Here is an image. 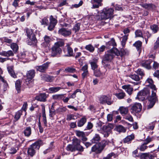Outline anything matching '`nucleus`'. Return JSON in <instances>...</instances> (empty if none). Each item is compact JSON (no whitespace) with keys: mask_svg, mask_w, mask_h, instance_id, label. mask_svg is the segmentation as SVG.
<instances>
[{"mask_svg":"<svg viewBox=\"0 0 159 159\" xmlns=\"http://www.w3.org/2000/svg\"><path fill=\"white\" fill-rule=\"evenodd\" d=\"M116 130L119 132L125 133V132L126 129L123 126L121 125H118L116 127Z\"/></svg>","mask_w":159,"mask_h":159,"instance_id":"c9c22d12","label":"nucleus"},{"mask_svg":"<svg viewBox=\"0 0 159 159\" xmlns=\"http://www.w3.org/2000/svg\"><path fill=\"white\" fill-rule=\"evenodd\" d=\"M35 72L34 70H31L28 71L26 74L27 78L25 79L26 82L29 83L30 81L34 76Z\"/></svg>","mask_w":159,"mask_h":159,"instance_id":"a211bd4d","label":"nucleus"},{"mask_svg":"<svg viewBox=\"0 0 159 159\" xmlns=\"http://www.w3.org/2000/svg\"><path fill=\"white\" fill-rule=\"evenodd\" d=\"M81 142V140L76 138L72 140V144L76 151L82 152L84 151V148L80 145Z\"/></svg>","mask_w":159,"mask_h":159,"instance_id":"6e6552de","label":"nucleus"},{"mask_svg":"<svg viewBox=\"0 0 159 159\" xmlns=\"http://www.w3.org/2000/svg\"><path fill=\"white\" fill-rule=\"evenodd\" d=\"M51 41V38L47 35H45L44 37L43 42L41 43V46L44 48L48 47L49 45V43Z\"/></svg>","mask_w":159,"mask_h":159,"instance_id":"f3484780","label":"nucleus"},{"mask_svg":"<svg viewBox=\"0 0 159 159\" xmlns=\"http://www.w3.org/2000/svg\"><path fill=\"white\" fill-rule=\"evenodd\" d=\"M58 34L64 37H66L71 35V30L68 28L62 27L58 30Z\"/></svg>","mask_w":159,"mask_h":159,"instance_id":"1a4fd4ad","label":"nucleus"},{"mask_svg":"<svg viewBox=\"0 0 159 159\" xmlns=\"http://www.w3.org/2000/svg\"><path fill=\"white\" fill-rule=\"evenodd\" d=\"M111 130L110 129L108 128L107 126H104L102 127V133L104 135L105 137H107L111 133Z\"/></svg>","mask_w":159,"mask_h":159,"instance_id":"5701e85b","label":"nucleus"},{"mask_svg":"<svg viewBox=\"0 0 159 159\" xmlns=\"http://www.w3.org/2000/svg\"><path fill=\"white\" fill-rule=\"evenodd\" d=\"M86 122V119L85 117H82L79 120L77 123V126L81 127L84 125Z\"/></svg>","mask_w":159,"mask_h":159,"instance_id":"c85d7f7f","label":"nucleus"},{"mask_svg":"<svg viewBox=\"0 0 159 159\" xmlns=\"http://www.w3.org/2000/svg\"><path fill=\"white\" fill-rule=\"evenodd\" d=\"M152 140V138L148 137L145 140V143L146 144H147L149 143Z\"/></svg>","mask_w":159,"mask_h":159,"instance_id":"774afa93","label":"nucleus"},{"mask_svg":"<svg viewBox=\"0 0 159 159\" xmlns=\"http://www.w3.org/2000/svg\"><path fill=\"white\" fill-rule=\"evenodd\" d=\"M65 71L69 73H74L76 72V70L71 67H68L65 69Z\"/></svg>","mask_w":159,"mask_h":159,"instance_id":"a19ab883","label":"nucleus"},{"mask_svg":"<svg viewBox=\"0 0 159 159\" xmlns=\"http://www.w3.org/2000/svg\"><path fill=\"white\" fill-rule=\"evenodd\" d=\"M152 62V61L151 59L142 61L140 62V65L147 69H150L152 67L151 64Z\"/></svg>","mask_w":159,"mask_h":159,"instance_id":"2eb2a0df","label":"nucleus"},{"mask_svg":"<svg viewBox=\"0 0 159 159\" xmlns=\"http://www.w3.org/2000/svg\"><path fill=\"white\" fill-rule=\"evenodd\" d=\"M75 133L76 135L79 138H81L83 141H85L87 140V138L85 137V134L84 132L76 130L75 131Z\"/></svg>","mask_w":159,"mask_h":159,"instance_id":"aec40b11","label":"nucleus"},{"mask_svg":"<svg viewBox=\"0 0 159 159\" xmlns=\"http://www.w3.org/2000/svg\"><path fill=\"white\" fill-rule=\"evenodd\" d=\"M141 159H153L154 158V156L149 153H142L140 156Z\"/></svg>","mask_w":159,"mask_h":159,"instance_id":"393cba45","label":"nucleus"},{"mask_svg":"<svg viewBox=\"0 0 159 159\" xmlns=\"http://www.w3.org/2000/svg\"><path fill=\"white\" fill-rule=\"evenodd\" d=\"M142 107L140 103H136L133 105L131 108V112L132 113L140 112L142 109Z\"/></svg>","mask_w":159,"mask_h":159,"instance_id":"9d476101","label":"nucleus"},{"mask_svg":"<svg viewBox=\"0 0 159 159\" xmlns=\"http://www.w3.org/2000/svg\"><path fill=\"white\" fill-rule=\"evenodd\" d=\"M118 52L120 54L119 56H120L121 57L125 55L126 54V52L124 49H121L120 52L118 50Z\"/></svg>","mask_w":159,"mask_h":159,"instance_id":"0e129e2a","label":"nucleus"},{"mask_svg":"<svg viewBox=\"0 0 159 159\" xmlns=\"http://www.w3.org/2000/svg\"><path fill=\"white\" fill-rule=\"evenodd\" d=\"M50 62H47L44 63L42 65L37 66L36 67V69L37 70L40 72H44L47 69Z\"/></svg>","mask_w":159,"mask_h":159,"instance_id":"4468645a","label":"nucleus"},{"mask_svg":"<svg viewBox=\"0 0 159 159\" xmlns=\"http://www.w3.org/2000/svg\"><path fill=\"white\" fill-rule=\"evenodd\" d=\"M135 34L136 37H142V33L140 30H137L135 32Z\"/></svg>","mask_w":159,"mask_h":159,"instance_id":"bf43d9fd","label":"nucleus"},{"mask_svg":"<svg viewBox=\"0 0 159 159\" xmlns=\"http://www.w3.org/2000/svg\"><path fill=\"white\" fill-rule=\"evenodd\" d=\"M81 70L83 71V72H89L88 70V66L87 64L83 66Z\"/></svg>","mask_w":159,"mask_h":159,"instance_id":"e2e57ef3","label":"nucleus"},{"mask_svg":"<svg viewBox=\"0 0 159 159\" xmlns=\"http://www.w3.org/2000/svg\"><path fill=\"white\" fill-rule=\"evenodd\" d=\"M7 69L9 73L12 77L14 78H16V75L13 70L12 67L11 66L7 67Z\"/></svg>","mask_w":159,"mask_h":159,"instance_id":"c756f323","label":"nucleus"},{"mask_svg":"<svg viewBox=\"0 0 159 159\" xmlns=\"http://www.w3.org/2000/svg\"><path fill=\"white\" fill-rule=\"evenodd\" d=\"M117 156L118 155L117 154L112 152L108 154L106 157H104L102 159H112V157H113L114 158H116Z\"/></svg>","mask_w":159,"mask_h":159,"instance_id":"473e14b6","label":"nucleus"},{"mask_svg":"<svg viewBox=\"0 0 159 159\" xmlns=\"http://www.w3.org/2000/svg\"><path fill=\"white\" fill-rule=\"evenodd\" d=\"M64 97L63 94H56L52 96V98L55 100H60Z\"/></svg>","mask_w":159,"mask_h":159,"instance_id":"49530a36","label":"nucleus"},{"mask_svg":"<svg viewBox=\"0 0 159 159\" xmlns=\"http://www.w3.org/2000/svg\"><path fill=\"white\" fill-rule=\"evenodd\" d=\"M119 54L118 49L116 48H113L105 52L103 60L110 61L115 56H119Z\"/></svg>","mask_w":159,"mask_h":159,"instance_id":"7ed1b4c3","label":"nucleus"},{"mask_svg":"<svg viewBox=\"0 0 159 159\" xmlns=\"http://www.w3.org/2000/svg\"><path fill=\"white\" fill-rule=\"evenodd\" d=\"M64 40L60 39L55 43L51 49V56L52 57H59L62 53V50L60 48L64 45Z\"/></svg>","mask_w":159,"mask_h":159,"instance_id":"f257e3e1","label":"nucleus"},{"mask_svg":"<svg viewBox=\"0 0 159 159\" xmlns=\"http://www.w3.org/2000/svg\"><path fill=\"white\" fill-rule=\"evenodd\" d=\"M146 145L147 144L144 143L140 147L139 150L141 151H144L148 148V147L146 146Z\"/></svg>","mask_w":159,"mask_h":159,"instance_id":"13d9d810","label":"nucleus"},{"mask_svg":"<svg viewBox=\"0 0 159 159\" xmlns=\"http://www.w3.org/2000/svg\"><path fill=\"white\" fill-rule=\"evenodd\" d=\"M99 102L101 104L106 103L108 105H111L112 103L110 98L106 96L102 95L99 98Z\"/></svg>","mask_w":159,"mask_h":159,"instance_id":"9b49d317","label":"nucleus"},{"mask_svg":"<svg viewBox=\"0 0 159 159\" xmlns=\"http://www.w3.org/2000/svg\"><path fill=\"white\" fill-rule=\"evenodd\" d=\"M101 140V137L97 133L93 134L92 138L91 140L92 143H98Z\"/></svg>","mask_w":159,"mask_h":159,"instance_id":"412c9836","label":"nucleus"},{"mask_svg":"<svg viewBox=\"0 0 159 159\" xmlns=\"http://www.w3.org/2000/svg\"><path fill=\"white\" fill-rule=\"evenodd\" d=\"M92 69L93 70L97 69L98 65L97 64L96 62L94 61H92L90 62Z\"/></svg>","mask_w":159,"mask_h":159,"instance_id":"864d4df0","label":"nucleus"},{"mask_svg":"<svg viewBox=\"0 0 159 159\" xmlns=\"http://www.w3.org/2000/svg\"><path fill=\"white\" fill-rule=\"evenodd\" d=\"M98 143L100 147L102 148V149L103 150L106 145L108 144V142L106 141L102 140L99 143Z\"/></svg>","mask_w":159,"mask_h":159,"instance_id":"3c124183","label":"nucleus"},{"mask_svg":"<svg viewBox=\"0 0 159 159\" xmlns=\"http://www.w3.org/2000/svg\"><path fill=\"white\" fill-rule=\"evenodd\" d=\"M94 74L95 76L98 77H100L102 75L100 70L97 69L94 70Z\"/></svg>","mask_w":159,"mask_h":159,"instance_id":"6e6d98bb","label":"nucleus"},{"mask_svg":"<svg viewBox=\"0 0 159 159\" xmlns=\"http://www.w3.org/2000/svg\"><path fill=\"white\" fill-rule=\"evenodd\" d=\"M42 141L39 140L31 145L28 150V155L33 157L35 154L36 150L39 149L40 146L42 145Z\"/></svg>","mask_w":159,"mask_h":159,"instance_id":"39448f33","label":"nucleus"},{"mask_svg":"<svg viewBox=\"0 0 159 159\" xmlns=\"http://www.w3.org/2000/svg\"><path fill=\"white\" fill-rule=\"evenodd\" d=\"M122 88L125 89L129 95L132 94L133 89L129 84L125 85L122 86Z\"/></svg>","mask_w":159,"mask_h":159,"instance_id":"b1692460","label":"nucleus"},{"mask_svg":"<svg viewBox=\"0 0 159 159\" xmlns=\"http://www.w3.org/2000/svg\"><path fill=\"white\" fill-rule=\"evenodd\" d=\"M128 111V109L127 107H121L120 108V112L122 115H125L127 114Z\"/></svg>","mask_w":159,"mask_h":159,"instance_id":"72a5a7b5","label":"nucleus"},{"mask_svg":"<svg viewBox=\"0 0 159 159\" xmlns=\"http://www.w3.org/2000/svg\"><path fill=\"white\" fill-rule=\"evenodd\" d=\"M115 95L119 99L123 98L125 95V93L123 92L116 93Z\"/></svg>","mask_w":159,"mask_h":159,"instance_id":"37998d69","label":"nucleus"},{"mask_svg":"<svg viewBox=\"0 0 159 159\" xmlns=\"http://www.w3.org/2000/svg\"><path fill=\"white\" fill-rule=\"evenodd\" d=\"M48 21L47 18L46 17L44 18L41 21V23L42 25H47L48 23Z\"/></svg>","mask_w":159,"mask_h":159,"instance_id":"052dcab7","label":"nucleus"},{"mask_svg":"<svg viewBox=\"0 0 159 159\" xmlns=\"http://www.w3.org/2000/svg\"><path fill=\"white\" fill-rule=\"evenodd\" d=\"M80 23H76L72 28V30L76 33L79 31L80 29Z\"/></svg>","mask_w":159,"mask_h":159,"instance_id":"4c0bfd02","label":"nucleus"},{"mask_svg":"<svg viewBox=\"0 0 159 159\" xmlns=\"http://www.w3.org/2000/svg\"><path fill=\"white\" fill-rule=\"evenodd\" d=\"M156 91L152 92V94L148 98V108H152L156 102L158 101V98L156 95Z\"/></svg>","mask_w":159,"mask_h":159,"instance_id":"0eeeda50","label":"nucleus"},{"mask_svg":"<svg viewBox=\"0 0 159 159\" xmlns=\"http://www.w3.org/2000/svg\"><path fill=\"white\" fill-rule=\"evenodd\" d=\"M31 133V128L30 127H26L24 130V134L25 136L29 137Z\"/></svg>","mask_w":159,"mask_h":159,"instance_id":"7c9ffc66","label":"nucleus"},{"mask_svg":"<svg viewBox=\"0 0 159 159\" xmlns=\"http://www.w3.org/2000/svg\"><path fill=\"white\" fill-rule=\"evenodd\" d=\"M25 30L26 36L29 39L27 42L28 44L31 46H36L38 43V40L34 32V30L28 28H26Z\"/></svg>","mask_w":159,"mask_h":159,"instance_id":"f03ea898","label":"nucleus"},{"mask_svg":"<svg viewBox=\"0 0 159 159\" xmlns=\"http://www.w3.org/2000/svg\"><path fill=\"white\" fill-rule=\"evenodd\" d=\"M81 93V90L79 89H77L74 93L69 97L70 98H74L76 97V95L77 93Z\"/></svg>","mask_w":159,"mask_h":159,"instance_id":"603ef678","label":"nucleus"},{"mask_svg":"<svg viewBox=\"0 0 159 159\" xmlns=\"http://www.w3.org/2000/svg\"><path fill=\"white\" fill-rule=\"evenodd\" d=\"M22 110H19L16 113L14 118L16 120H17L20 119L22 114Z\"/></svg>","mask_w":159,"mask_h":159,"instance_id":"c03bdc74","label":"nucleus"},{"mask_svg":"<svg viewBox=\"0 0 159 159\" xmlns=\"http://www.w3.org/2000/svg\"><path fill=\"white\" fill-rule=\"evenodd\" d=\"M66 47L67 48L66 49L63 50V52L65 53V56L71 57L73 56L74 53L72 48L70 47L68 44H67Z\"/></svg>","mask_w":159,"mask_h":159,"instance_id":"ddd939ff","label":"nucleus"},{"mask_svg":"<svg viewBox=\"0 0 159 159\" xmlns=\"http://www.w3.org/2000/svg\"><path fill=\"white\" fill-rule=\"evenodd\" d=\"M129 77L132 79L136 81H139L140 78L138 75L136 74L130 75Z\"/></svg>","mask_w":159,"mask_h":159,"instance_id":"09e8293b","label":"nucleus"},{"mask_svg":"<svg viewBox=\"0 0 159 159\" xmlns=\"http://www.w3.org/2000/svg\"><path fill=\"white\" fill-rule=\"evenodd\" d=\"M153 48L154 50L159 48V37H158L154 43Z\"/></svg>","mask_w":159,"mask_h":159,"instance_id":"5fc2aeb1","label":"nucleus"},{"mask_svg":"<svg viewBox=\"0 0 159 159\" xmlns=\"http://www.w3.org/2000/svg\"><path fill=\"white\" fill-rule=\"evenodd\" d=\"M125 119L130 121L133 122V118L130 115H127L125 117Z\"/></svg>","mask_w":159,"mask_h":159,"instance_id":"338daca9","label":"nucleus"},{"mask_svg":"<svg viewBox=\"0 0 159 159\" xmlns=\"http://www.w3.org/2000/svg\"><path fill=\"white\" fill-rule=\"evenodd\" d=\"M85 48L90 52H94L95 48L91 44H89L86 46Z\"/></svg>","mask_w":159,"mask_h":159,"instance_id":"58836bf2","label":"nucleus"},{"mask_svg":"<svg viewBox=\"0 0 159 159\" xmlns=\"http://www.w3.org/2000/svg\"><path fill=\"white\" fill-rule=\"evenodd\" d=\"M0 55L2 56L9 57L13 56L14 54L12 51L10 50L7 51H2L0 52Z\"/></svg>","mask_w":159,"mask_h":159,"instance_id":"a878e982","label":"nucleus"},{"mask_svg":"<svg viewBox=\"0 0 159 159\" xmlns=\"http://www.w3.org/2000/svg\"><path fill=\"white\" fill-rule=\"evenodd\" d=\"M42 79L47 82H52L54 80L53 76H50L47 74H43L41 75Z\"/></svg>","mask_w":159,"mask_h":159,"instance_id":"4be33fe9","label":"nucleus"},{"mask_svg":"<svg viewBox=\"0 0 159 159\" xmlns=\"http://www.w3.org/2000/svg\"><path fill=\"white\" fill-rule=\"evenodd\" d=\"M61 89L60 87H51L49 89V90L51 93H54L58 91Z\"/></svg>","mask_w":159,"mask_h":159,"instance_id":"a18cd8bd","label":"nucleus"},{"mask_svg":"<svg viewBox=\"0 0 159 159\" xmlns=\"http://www.w3.org/2000/svg\"><path fill=\"white\" fill-rule=\"evenodd\" d=\"M21 84V83L20 80H17L15 83L16 88L18 93L20 92Z\"/></svg>","mask_w":159,"mask_h":159,"instance_id":"2f4dec72","label":"nucleus"},{"mask_svg":"<svg viewBox=\"0 0 159 159\" xmlns=\"http://www.w3.org/2000/svg\"><path fill=\"white\" fill-rule=\"evenodd\" d=\"M142 7L147 9L153 8L154 7L153 4L151 3H145L141 5Z\"/></svg>","mask_w":159,"mask_h":159,"instance_id":"f704fd0d","label":"nucleus"},{"mask_svg":"<svg viewBox=\"0 0 159 159\" xmlns=\"http://www.w3.org/2000/svg\"><path fill=\"white\" fill-rule=\"evenodd\" d=\"M146 86L149 87L152 89V92L156 91L157 92V89L155 85L153 84V81L151 78L148 79L145 82Z\"/></svg>","mask_w":159,"mask_h":159,"instance_id":"f8f14e48","label":"nucleus"},{"mask_svg":"<svg viewBox=\"0 0 159 159\" xmlns=\"http://www.w3.org/2000/svg\"><path fill=\"white\" fill-rule=\"evenodd\" d=\"M134 134H132L126 137L123 140V142L124 143H129L132 140L134 139Z\"/></svg>","mask_w":159,"mask_h":159,"instance_id":"bb28decb","label":"nucleus"},{"mask_svg":"<svg viewBox=\"0 0 159 159\" xmlns=\"http://www.w3.org/2000/svg\"><path fill=\"white\" fill-rule=\"evenodd\" d=\"M150 93V91L148 88H144L138 93L136 98L143 101L149 97Z\"/></svg>","mask_w":159,"mask_h":159,"instance_id":"423d86ee","label":"nucleus"},{"mask_svg":"<svg viewBox=\"0 0 159 159\" xmlns=\"http://www.w3.org/2000/svg\"><path fill=\"white\" fill-rule=\"evenodd\" d=\"M142 44V43L140 41H136L133 45L135 47L138 51L140 52L141 51V47Z\"/></svg>","mask_w":159,"mask_h":159,"instance_id":"cd10ccee","label":"nucleus"},{"mask_svg":"<svg viewBox=\"0 0 159 159\" xmlns=\"http://www.w3.org/2000/svg\"><path fill=\"white\" fill-rule=\"evenodd\" d=\"M128 34L125 35L122 37L121 43L123 47H124L125 46L126 42L128 39Z\"/></svg>","mask_w":159,"mask_h":159,"instance_id":"ea45409f","label":"nucleus"},{"mask_svg":"<svg viewBox=\"0 0 159 159\" xmlns=\"http://www.w3.org/2000/svg\"><path fill=\"white\" fill-rule=\"evenodd\" d=\"M108 44L110 46H111L113 47L116 46V43L115 42V40L114 39H112L111 40L109 41L108 43Z\"/></svg>","mask_w":159,"mask_h":159,"instance_id":"680f3d73","label":"nucleus"},{"mask_svg":"<svg viewBox=\"0 0 159 159\" xmlns=\"http://www.w3.org/2000/svg\"><path fill=\"white\" fill-rule=\"evenodd\" d=\"M11 48L15 52H16L18 49V46L16 43H12L11 44Z\"/></svg>","mask_w":159,"mask_h":159,"instance_id":"e433bc0d","label":"nucleus"},{"mask_svg":"<svg viewBox=\"0 0 159 159\" xmlns=\"http://www.w3.org/2000/svg\"><path fill=\"white\" fill-rule=\"evenodd\" d=\"M48 96L45 93H42L37 95L35 97V99L40 102H45Z\"/></svg>","mask_w":159,"mask_h":159,"instance_id":"6ab92c4d","label":"nucleus"},{"mask_svg":"<svg viewBox=\"0 0 159 159\" xmlns=\"http://www.w3.org/2000/svg\"><path fill=\"white\" fill-rule=\"evenodd\" d=\"M66 149L68 151L73 152L76 151L73 144H69L66 147Z\"/></svg>","mask_w":159,"mask_h":159,"instance_id":"79ce46f5","label":"nucleus"},{"mask_svg":"<svg viewBox=\"0 0 159 159\" xmlns=\"http://www.w3.org/2000/svg\"><path fill=\"white\" fill-rule=\"evenodd\" d=\"M2 40L4 42H5L8 43H12V41L11 39H9L7 37H4L2 39Z\"/></svg>","mask_w":159,"mask_h":159,"instance_id":"4d7b16f0","label":"nucleus"},{"mask_svg":"<svg viewBox=\"0 0 159 159\" xmlns=\"http://www.w3.org/2000/svg\"><path fill=\"white\" fill-rule=\"evenodd\" d=\"M137 73L139 74L140 76L142 77L144 75V71H143L141 69H139L137 70ZM142 77H141V78Z\"/></svg>","mask_w":159,"mask_h":159,"instance_id":"69168bd1","label":"nucleus"},{"mask_svg":"<svg viewBox=\"0 0 159 159\" xmlns=\"http://www.w3.org/2000/svg\"><path fill=\"white\" fill-rule=\"evenodd\" d=\"M57 23V20L52 16H51L50 17V23L56 25Z\"/></svg>","mask_w":159,"mask_h":159,"instance_id":"8fccbe9b","label":"nucleus"},{"mask_svg":"<svg viewBox=\"0 0 159 159\" xmlns=\"http://www.w3.org/2000/svg\"><path fill=\"white\" fill-rule=\"evenodd\" d=\"M103 150L102 148L98 143H96L92 147L91 152H94L96 154H99Z\"/></svg>","mask_w":159,"mask_h":159,"instance_id":"dca6fc26","label":"nucleus"},{"mask_svg":"<svg viewBox=\"0 0 159 159\" xmlns=\"http://www.w3.org/2000/svg\"><path fill=\"white\" fill-rule=\"evenodd\" d=\"M150 28L154 33H157L159 29L158 26L156 25H151Z\"/></svg>","mask_w":159,"mask_h":159,"instance_id":"de8ad7c7","label":"nucleus"},{"mask_svg":"<svg viewBox=\"0 0 159 159\" xmlns=\"http://www.w3.org/2000/svg\"><path fill=\"white\" fill-rule=\"evenodd\" d=\"M114 10L112 8H104L101 13L100 17L101 20H105L113 18Z\"/></svg>","mask_w":159,"mask_h":159,"instance_id":"20e7f679","label":"nucleus"}]
</instances>
